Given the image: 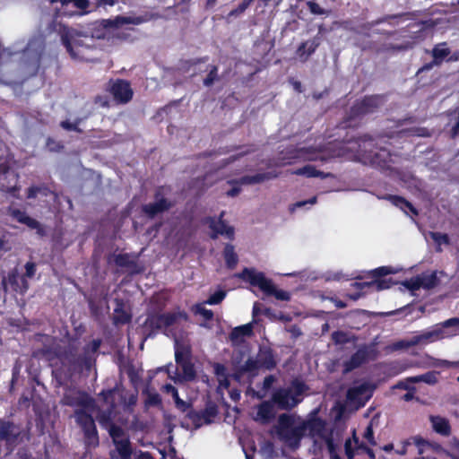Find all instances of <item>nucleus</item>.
I'll return each mask as SVG.
<instances>
[{"instance_id":"nucleus-6","label":"nucleus","mask_w":459,"mask_h":459,"mask_svg":"<svg viewBox=\"0 0 459 459\" xmlns=\"http://www.w3.org/2000/svg\"><path fill=\"white\" fill-rule=\"evenodd\" d=\"M236 277L250 283L252 286L258 287L266 295H273L279 300H289L290 293L277 290L273 281L266 278L264 273L258 272L254 268H246L241 273L235 274Z\"/></svg>"},{"instance_id":"nucleus-27","label":"nucleus","mask_w":459,"mask_h":459,"mask_svg":"<svg viewBox=\"0 0 459 459\" xmlns=\"http://www.w3.org/2000/svg\"><path fill=\"white\" fill-rule=\"evenodd\" d=\"M449 53V48L446 47V43L437 45L432 51L434 64H440Z\"/></svg>"},{"instance_id":"nucleus-59","label":"nucleus","mask_w":459,"mask_h":459,"mask_svg":"<svg viewBox=\"0 0 459 459\" xmlns=\"http://www.w3.org/2000/svg\"><path fill=\"white\" fill-rule=\"evenodd\" d=\"M61 126L66 130H74V131H76L77 130V125L75 123H71L69 121H63L61 123Z\"/></svg>"},{"instance_id":"nucleus-41","label":"nucleus","mask_w":459,"mask_h":459,"mask_svg":"<svg viewBox=\"0 0 459 459\" xmlns=\"http://www.w3.org/2000/svg\"><path fill=\"white\" fill-rule=\"evenodd\" d=\"M450 446V452L447 454L453 458V459H459V439L458 438H452L449 442Z\"/></svg>"},{"instance_id":"nucleus-32","label":"nucleus","mask_w":459,"mask_h":459,"mask_svg":"<svg viewBox=\"0 0 459 459\" xmlns=\"http://www.w3.org/2000/svg\"><path fill=\"white\" fill-rule=\"evenodd\" d=\"M411 441L418 448V454L419 455H423L424 453H426L429 450H430L431 443L429 442L428 440L419 437V436L411 437Z\"/></svg>"},{"instance_id":"nucleus-44","label":"nucleus","mask_w":459,"mask_h":459,"mask_svg":"<svg viewBox=\"0 0 459 459\" xmlns=\"http://www.w3.org/2000/svg\"><path fill=\"white\" fill-rule=\"evenodd\" d=\"M430 237L438 247L448 244V237L446 234L432 232L430 233Z\"/></svg>"},{"instance_id":"nucleus-64","label":"nucleus","mask_w":459,"mask_h":459,"mask_svg":"<svg viewBox=\"0 0 459 459\" xmlns=\"http://www.w3.org/2000/svg\"><path fill=\"white\" fill-rule=\"evenodd\" d=\"M239 192H240V188L238 186H234L227 192V195L229 196L233 197V196H236L237 195H238Z\"/></svg>"},{"instance_id":"nucleus-3","label":"nucleus","mask_w":459,"mask_h":459,"mask_svg":"<svg viewBox=\"0 0 459 459\" xmlns=\"http://www.w3.org/2000/svg\"><path fill=\"white\" fill-rule=\"evenodd\" d=\"M175 359L182 372L174 368L172 365L167 366L169 377L176 384L189 382L195 379V370L194 364L190 361V346L186 341L175 337Z\"/></svg>"},{"instance_id":"nucleus-5","label":"nucleus","mask_w":459,"mask_h":459,"mask_svg":"<svg viewBox=\"0 0 459 459\" xmlns=\"http://www.w3.org/2000/svg\"><path fill=\"white\" fill-rule=\"evenodd\" d=\"M354 144H357L355 143ZM356 158L365 164H370L379 168H389V162H393V157L385 149H376L372 139L361 140L359 143Z\"/></svg>"},{"instance_id":"nucleus-22","label":"nucleus","mask_w":459,"mask_h":459,"mask_svg":"<svg viewBox=\"0 0 459 459\" xmlns=\"http://www.w3.org/2000/svg\"><path fill=\"white\" fill-rule=\"evenodd\" d=\"M319 45L316 39H313L302 43L298 50L297 55L301 61H306L310 55H312Z\"/></svg>"},{"instance_id":"nucleus-52","label":"nucleus","mask_w":459,"mask_h":459,"mask_svg":"<svg viewBox=\"0 0 459 459\" xmlns=\"http://www.w3.org/2000/svg\"><path fill=\"white\" fill-rule=\"evenodd\" d=\"M276 381V377L273 375H270L268 377H266L264 380V383H263V388L264 391H267L268 389L271 388V386L273 385V384Z\"/></svg>"},{"instance_id":"nucleus-17","label":"nucleus","mask_w":459,"mask_h":459,"mask_svg":"<svg viewBox=\"0 0 459 459\" xmlns=\"http://www.w3.org/2000/svg\"><path fill=\"white\" fill-rule=\"evenodd\" d=\"M143 22L141 17L117 16L114 19L105 20L104 26L107 28H120L126 24H140Z\"/></svg>"},{"instance_id":"nucleus-1","label":"nucleus","mask_w":459,"mask_h":459,"mask_svg":"<svg viewBox=\"0 0 459 459\" xmlns=\"http://www.w3.org/2000/svg\"><path fill=\"white\" fill-rule=\"evenodd\" d=\"M278 437L289 446H299L303 437L311 442L314 454L327 450L331 459H340L337 449L341 444L338 432L320 418L312 416L307 420H296L288 414H281L274 427Z\"/></svg>"},{"instance_id":"nucleus-38","label":"nucleus","mask_w":459,"mask_h":459,"mask_svg":"<svg viewBox=\"0 0 459 459\" xmlns=\"http://www.w3.org/2000/svg\"><path fill=\"white\" fill-rule=\"evenodd\" d=\"M362 284L377 290H385L390 287V284L386 280L381 279H376L371 282H365Z\"/></svg>"},{"instance_id":"nucleus-30","label":"nucleus","mask_w":459,"mask_h":459,"mask_svg":"<svg viewBox=\"0 0 459 459\" xmlns=\"http://www.w3.org/2000/svg\"><path fill=\"white\" fill-rule=\"evenodd\" d=\"M12 214L16 221L28 225L30 228L36 229L39 226V223L37 221L30 218L24 212H22L19 210H14Z\"/></svg>"},{"instance_id":"nucleus-35","label":"nucleus","mask_w":459,"mask_h":459,"mask_svg":"<svg viewBox=\"0 0 459 459\" xmlns=\"http://www.w3.org/2000/svg\"><path fill=\"white\" fill-rule=\"evenodd\" d=\"M449 117V125L452 127V134L453 136H455L459 134V108L451 112Z\"/></svg>"},{"instance_id":"nucleus-62","label":"nucleus","mask_w":459,"mask_h":459,"mask_svg":"<svg viewBox=\"0 0 459 459\" xmlns=\"http://www.w3.org/2000/svg\"><path fill=\"white\" fill-rule=\"evenodd\" d=\"M214 369L219 377H223L225 375V368L222 365L216 364Z\"/></svg>"},{"instance_id":"nucleus-21","label":"nucleus","mask_w":459,"mask_h":459,"mask_svg":"<svg viewBox=\"0 0 459 459\" xmlns=\"http://www.w3.org/2000/svg\"><path fill=\"white\" fill-rule=\"evenodd\" d=\"M170 204L163 197L156 196V201L153 204H150L143 206V212L151 217H153L159 212L167 210Z\"/></svg>"},{"instance_id":"nucleus-11","label":"nucleus","mask_w":459,"mask_h":459,"mask_svg":"<svg viewBox=\"0 0 459 459\" xmlns=\"http://www.w3.org/2000/svg\"><path fill=\"white\" fill-rule=\"evenodd\" d=\"M273 403L265 401L254 408L252 412L253 419L262 424H267L273 420L276 415Z\"/></svg>"},{"instance_id":"nucleus-61","label":"nucleus","mask_w":459,"mask_h":459,"mask_svg":"<svg viewBox=\"0 0 459 459\" xmlns=\"http://www.w3.org/2000/svg\"><path fill=\"white\" fill-rule=\"evenodd\" d=\"M99 6H113L116 4L115 0H95Z\"/></svg>"},{"instance_id":"nucleus-9","label":"nucleus","mask_w":459,"mask_h":459,"mask_svg":"<svg viewBox=\"0 0 459 459\" xmlns=\"http://www.w3.org/2000/svg\"><path fill=\"white\" fill-rule=\"evenodd\" d=\"M344 153L342 152H335L333 150L332 143H328L327 146H317V147H307L300 148L296 151L290 159H300L304 160H325L329 158L341 156Z\"/></svg>"},{"instance_id":"nucleus-54","label":"nucleus","mask_w":459,"mask_h":459,"mask_svg":"<svg viewBox=\"0 0 459 459\" xmlns=\"http://www.w3.org/2000/svg\"><path fill=\"white\" fill-rule=\"evenodd\" d=\"M129 260H130V257L128 255H118L116 257V263L121 266L127 265L130 263Z\"/></svg>"},{"instance_id":"nucleus-24","label":"nucleus","mask_w":459,"mask_h":459,"mask_svg":"<svg viewBox=\"0 0 459 459\" xmlns=\"http://www.w3.org/2000/svg\"><path fill=\"white\" fill-rule=\"evenodd\" d=\"M261 368L271 369L275 366V361L271 351L267 349L260 350L256 355Z\"/></svg>"},{"instance_id":"nucleus-31","label":"nucleus","mask_w":459,"mask_h":459,"mask_svg":"<svg viewBox=\"0 0 459 459\" xmlns=\"http://www.w3.org/2000/svg\"><path fill=\"white\" fill-rule=\"evenodd\" d=\"M224 259L228 267L234 268L238 264V255L231 245H227L224 248Z\"/></svg>"},{"instance_id":"nucleus-56","label":"nucleus","mask_w":459,"mask_h":459,"mask_svg":"<svg viewBox=\"0 0 459 459\" xmlns=\"http://www.w3.org/2000/svg\"><path fill=\"white\" fill-rule=\"evenodd\" d=\"M316 203V197L314 196V197L308 199L307 201L297 202L296 204H293V208L292 209L295 210L296 208L303 207L307 204H315Z\"/></svg>"},{"instance_id":"nucleus-47","label":"nucleus","mask_w":459,"mask_h":459,"mask_svg":"<svg viewBox=\"0 0 459 459\" xmlns=\"http://www.w3.org/2000/svg\"><path fill=\"white\" fill-rule=\"evenodd\" d=\"M364 437L368 441V443L372 446H375L376 445V441L374 439V433H373V429H372V424L370 423L365 432H364Z\"/></svg>"},{"instance_id":"nucleus-14","label":"nucleus","mask_w":459,"mask_h":459,"mask_svg":"<svg viewBox=\"0 0 459 459\" xmlns=\"http://www.w3.org/2000/svg\"><path fill=\"white\" fill-rule=\"evenodd\" d=\"M111 93L114 98L119 102H127L132 99L133 91L130 87V84L122 80H118L112 83L111 85Z\"/></svg>"},{"instance_id":"nucleus-46","label":"nucleus","mask_w":459,"mask_h":459,"mask_svg":"<svg viewBox=\"0 0 459 459\" xmlns=\"http://www.w3.org/2000/svg\"><path fill=\"white\" fill-rule=\"evenodd\" d=\"M118 456H113L112 459H131V451L130 447H122V449L117 450Z\"/></svg>"},{"instance_id":"nucleus-36","label":"nucleus","mask_w":459,"mask_h":459,"mask_svg":"<svg viewBox=\"0 0 459 459\" xmlns=\"http://www.w3.org/2000/svg\"><path fill=\"white\" fill-rule=\"evenodd\" d=\"M261 367L259 366L258 360L256 357L255 359H249L246 361L243 366V370L245 372L249 373L251 376H255L256 371L259 370Z\"/></svg>"},{"instance_id":"nucleus-29","label":"nucleus","mask_w":459,"mask_h":459,"mask_svg":"<svg viewBox=\"0 0 459 459\" xmlns=\"http://www.w3.org/2000/svg\"><path fill=\"white\" fill-rule=\"evenodd\" d=\"M365 352L359 351L345 363V371L349 372L359 367L365 359Z\"/></svg>"},{"instance_id":"nucleus-16","label":"nucleus","mask_w":459,"mask_h":459,"mask_svg":"<svg viewBox=\"0 0 459 459\" xmlns=\"http://www.w3.org/2000/svg\"><path fill=\"white\" fill-rule=\"evenodd\" d=\"M207 223L209 224L210 229L213 232V238L216 237V235H225L228 238H231L233 236V229L230 226H228L221 219L215 220V219H208Z\"/></svg>"},{"instance_id":"nucleus-15","label":"nucleus","mask_w":459,"mask_h":459,"mask_svg":"<svg viewBox=\"0 0 459 459\" xmlns=\"http://www.w3.org/2000/svg\"><path fill=\"white\" fill-rule=\"evenodd\" d=\"M253 333V323H248L235 327L230 333V340L233 344H240L247 337Z\"/></svg>"},{"instance_id":"nucleus-8","label":"nucleus","mask_w":459,"mask_h":459,"mask_svg":"<svg viewBox=\"0 0 459 459\" xmlns=\"http://www.w3.org/2000/svg\"><path fill=\"white\" fill-rule=\"evenodd\" d=\"M43 48V39L40 37L35 38L29 42L26 49L22 54H19V60L23 65L29 67L30 73H34L38 69ZM13 55L17 56L18 53Z\"/></svg>"},{"instance_id":"nucleus-45","label":"nucleus","mask_w":459,"mask_h":459,"mask_svg":"<svg viewBox=\"0 0 459 459\" xmlns=\"http://www.w3.org/2000/svg\"><path fill=\"white\" fill-rule=\"evenodd\" d=\"M115 321L117 323H126L130 319V315L120 308L115 309Z\"/></svg>"},{"instance_id":"nucleus-25","label":"nucleus","mask_w":459,"mask_h":459,"mask_svg":"<svg viewBox=\"0 0 459 459\" xmlns=\"http://www.w3.org/2000/svg\"><path fill=\"white\" fill-rule=\"evenodd\" d=\"M384 198L388 200L392 204L399 207L406 214H408L409 212H412L414 215L417 214V212L414 209V207L409 202H407L406 200H404L403 198H402L400 196L386 195Z\"/></svg>"},{"instance_id":"nucleus-23","label":"nucleus","mask_w":459,"mask_h":459,"mask_svg":"<svg viewBox=\"0 0 459 459\" xmlns=\"http://www.w3.org/2000/svg\"><path fill=\"white\" fill-rule=\"evenodd\" d=\"M178 315L176 314H162L151 318V325H155L159 329L167 328L176 323Z\"/></svg>"},{"instance_id":"nucleus-55","label":"nucleus","mask_w":459,"mask_h":459,"mask_svg":"<svg viewBox=\"0 0 459 459\" xmlns=\"http://www.w3.org/2000/svg\"><path fill=\"white\" fill-rule=\"evenodd\" d=\"M175 404L176 407L183 412L186 411L190 406V404L187 402L182 400L181 398L175 402Z\"/></svg>"},{"instance_id":"nucleus-12","label":"nucleus","mask_w":459,"mask_h":459,"mask_svg":"<svg viewBox=\"0 0 459 459\" xmlns=\"http://www.w3.org/2000/svg\"><path fill=\"white\" fill-rule=\"evenodd\" d=\"M442 323L440 325H436L433 329L425 331L420 334L412 336V342L416 343V345L419 344H427L429 342H433L435 341L453 336L455 333L451 334H446L445 331L443 330Z\"/></svg>"},{"instance_id":"nucleus-51","label":"nucleus","mask_w":459,"mask_h":459,"mask_svg":"<svg viewBox=\"0 0 459 459\" xmlns=\"http://www.w3.org/2000/svg\"><path fill=\"white\" fill-rule=\"evenodd\" d=\"M307 5L309 7L310 12L312 13H314V14H324V13H325V10L323 8H321L320 5L316 4V3L308 2Z\"/></svg>"},{"instance_id":"nucleus-13","label":"nucleus","mask_w":459,"mask_h":459,"mask_svg":"<svg viewBox=\"0 0 459 459\" xmlns=\"http://www.w3.org/2000/svg\"><path fill=\"white\" fill-rule=\"evenodd\" d=\"M436 275L434 273H423L404 282V286L411 290H417L420 288L430 289L435 286Z\"/></svg>"},{"instance_id":"nucleus-43","label":"nucleus","mask_w":459,"mask_h":459,"mask_svg":"<svg viewBox=\"0 0 459 459\" xmlns=\"http://www.w3.org/2000/svg\"><path fill=\"white\" fill-rule=\"evenodd\" d=\"M195 312L202 316L204 319L210 320L213 316L212 310L206 309L204 304H198L195 307Z\"/></svg>"},{"instance_id":"nucleus-50","label":"nucleus","mask_w":459,"mask_h":459,"mask_svg":"<svg viewBox=\"0 0 459 459\" xmlns=\"http://www.w3.org/2000/svg\"><path fill=\"white\" fill-rule=\"evenodd\" d=\"M216 77H217V68L212 67V69L210 71L207 77L204 79V84L206 86L211 85L215 81Z\"/></svg>"},{"instance_id":"nucleus-63","label":"nucleus","mask_w":459,"mask_h":459,"mask_svg":"<svg viewBox=\"0 0 459 459\" xmlns=\"http://www.w3.org/2000/svg\"><path fill=\"white\" fill-rule=\"evenodd\" d=\"M114 394L113 390L103 391L100 393V395L103 396V399L108 402V400Z\"/></svg>"},{"instance_id":"nucleus-2","label":"nucleus","mask_w":459,"mask_h":459,"mask_svg":"<svg viewBox=\"0 0 459 459\" xmlns=\"http://www.w3.org/2000/svg\"><path fill=\"white\" fill-rule=\"evenodd\" d=\"M64 404L69 406H80L82 409L75 411L76 422L83 429L86 443L89 446H96L99 443L96 427L91 415L94 403L86 394L79 391H71L63 398Z\"/></svg>"},{"instance_id":"nucleus-58","label":"nucleus","mask_w":459,"mask_h":459,"mask_svg":"<svg viewBox=\"0 0 459 459\" xmlns=\"http://www.w3.org/2000/svg\"><path fill=\"white\" fill-rule=\"evenodd\" d=\"M100 342L99 340L92 341L87 347V352H96L100 348Z\"/></svg>"},{"instance_id":"nucleus-40","label":"nucleus","mask_w":459,"mask_h":459,"mask_svg":"<svg viewBox=\"0 0 459 459\" xmlns=\"http://www.w3.org/2000/svg\"><path fill=\"white\" fill-rule=\"evenodd\" d=\"M459 366V362H453V361H449V360H446V359H434V358H431L430 359V362L429 364V367H446V368H450V367H457Z\"/></svg>"},{"instance_id":"nucleus-26","label":"nucleus","mask_w":459,"mask_h":459,"mask_svg":"<svg viewBox=\"0 0 459 459\" xmlns=\"http://www.w3.org/2000/svg\"><path fill=\"white\" fill-rule=\"evenodd\" d=\"M438 374L439 373L437 371H429L423 375L410 377L407 379V382H411V383L424 382L428 385H435L438 381V378H437Z\"/></svg>"},{"instance_id":"nucleus-39","label":"nucleus","mask_w":459,"mask_h":459,"mask_svg":"<svg viewBox=\"0 0 459 459\" xmlns=\"http://www.w3.org/2000/svg\"><path fill=\"white\" fill-rule=\"evenodd\" d=\"M380 102V98L377 96H371L368 98H366L363 100V111L368 112L371 111L373 108L377 107Z\"/></svg>"},{"instance_id":"nucleus-49","label":"nucleus","mask_w":459,"mask_h":459,"mask_svg":"<svg viewBox=\"0 0 459 459\" xmlns=\"http://www.w3.org/2000/svg\"><path fill=\"white\" fill-rule=\"evenodd\" d=\"M333 340L335 343H343L346 342L348 340V336L346 333L342 332H334L332 334Z\"/></svg>"},{"instance_id":"nucleus-53","label":"nucleus","mask_w":459,"mask_h":459,"mask_svg":"<svg viewBox=\"0 0 459 459\" xmlns=\"http://www.w3.org/2000/svg\"><path fill=\"white\" fill-rule=\"evenodd\" d=\"M25 269H26L25 276L28 278H31L36 273V265L33 263H30V262L27 263L25 264Z\"/></svg>"},{"instance_id":"nucleus-20","label":"nucleus","mask_w":459,"mask_h":459,"mask_svg":"<svg viewBox=\"0 0 459 459\" xmlns=\"http://www.w3.org/2000/svg\"><path fill=\"white\" fill-rule=\"evenodd\" d=\"M108 432L117 446V450L122 449L123 446H129L128 439L121 428L114 425H109Z\"/></svg>"},{"instance_id":"nucleus-60","label":"nucleus","mask_w":459,"mask_h":459,"mask_svg":"<svg viewBox=\"0 0 459 459\" xmlns=\"http://www.w3.org/2000/svg\"><path fill=\"white\" fill-rule=\"evenodd\" d=\"M411 444V439H407V440H404L403 442V446L401 449L397 450V454L401 455H403L406 454L407 452V446H410Z\"/></svg>"},{"instance_id":"nucleus-42","label":"nucleus","mask_w":459,"mask_h":459,"mask_svg":"<svg viewBox=\"0 0 459 459\" xmlns=\"http://www.w3.org/2000/svg\"><path fill=\"white\" fill-rule=\"evenodd\" d=\"M226 297V292L224 290H218L213 293L207 300L206 304L209 305H216L219 304L223 299Z\"/></svg>"},{"instance_id":"nucleus-10","label":"nucleus","mask_w":459,"mask_h":459,"mask_svg":"<svg viewBox=\"0 0 459 459\" xmlns=\"http://www.w3.org/2000/svg\"><path fill=\"white\" fill-rule=\"evenodd\" d=\"M372 386L366 382L355 383L347 392V402L351 406H363L372 396Z\"/></svg>"},{"instance_id":"nucleus-33","label":"nucleus","mask_w":459,"mask_h":459,"mask_svg":"<svg viewBox=\"0 0 459 459\" xmlns=\"http://www.w3.org/2000/svg\"><path fill=\"white\" fill-rule=\"evenodd\" d=\"M291 173L295 175L305 176L307 178L319 177L322 175L320 171L316 170L311 165H306L301 169L293 170Z\"/></svg>"},{"instance_id":"nucleus-4","label":"nucleus","mask_w":459,"mask_h":459,"mask_svg":"<svg viewBox=\"0 0 459 459\" xmlns=\"http://www.w3.org/2000/svg\"><path fill=\"white\" fill-rule=\"evenodd\" d=\"M307 386L299 380L290 385L277 388L272 394V402L281 410H290L303 400Z\"/></svg>"},{"instance_id":"nucleus-28","label":"nucleus","mask_w":459,"mask_h":459,"mask_svg":"<svg viewBox=\"0 0 459 459\" xmlns=\"http://www.w3.org/2000/svg\"><path fill=\"white\" fill-rule=\"evenodd\" d=\"M275 174L272 173H262V174H256L253 177H244L240 179V183L242 185H248V184H256L263 182L264 180L271 179L273 178H275Z\"/></svg>"},{"instance_id":"nucleus-34","label":"nucleus","mask_w":459,"mask_h":459,"mask_svg":"<svg viewBox=\"0 0 459 459\" xmlns=\"http://www.w3.org/2000/svg\"><path fill=\"white\" fill-rule=\"evenodd\" d=\"M259 453L261 454V455L263 457H264L266 459L273 458V456L274 455V448H273V443L270 441L263 440L260 443Z\"/></svg>"},{"instance_id":"nucleus-19","label":"nucleus","mask_w":459,"mask_h":459,"mask_svg":"<svg viewBox=\"0 0 459 459\" xmlns=\"http://www.w3.org/2000/svg\"><path fill=\"white\" fill-rule=\"evenodd\" d=\"M432 429L437 433L442 436H449L451 433V427L447 419L441 416H430Z\"/></svg>"},{"instance_id":"nucleus-37","label":"nucleus","mask_w":459,"mask_h":459,"mask_svg":"<svg viewBox=\"0 0 459 459\" xmlns=\"http://www.w3.org/2000/svg\"><path fill=\"white\" fill-rule=\"evenodd\" d=\"M401 269L394 268L390 266H382L378 267L371 272L374 277H381L387 274H394L397 273Z\"/></svg>"},{"instance_id":"nucleus-18","label":"nucleus","mask_w":459,"mask_h":459,"mask_svg":"<svg viewBox=\"0 0 459 459\" xmlns=\"http://www.w3.org/2000/svg\"><path fill=\"white\" fill-rule=\"evenodd\" d=\"M353 444L355 445L357 451L363 450L367 453V455L369 456L370 459H375V454L370 448H368V447L364 446L363 445H359V439L357 438V437L355 435V431H353L352 439L346 440L345 445H344L345 453L349 459H352L354 456V452H353V448H352Z\"/></svg>"},{"instance_id":"nucleus-7","label":"nucleus","mask_w":459,"mask_h":459,"mask_svg":"<svg viewBox=\"0 0 459 459\" xmlns=\"http://www.w3.org/2000/svg\"><path fill=\"white\" fill-rule=\"evenodd\" d=\"M61 39L71 57L77 60L86 59L88 49L87 37H82L75 30L64 27L61 30Z\"/></svg>"},{"instance_id":"nucleus-48","label":"nucleus","mask_w":459,"mask_h":459,"mask_svg":"<svg viewBox=\"0 0 459 459\" xmlns=\"http://www.w3.org/2000/svg\"><path fill=\"white\" fill-rule=\"evenodd\" d=\"M412 342V337L408 339V340H403V341H400L398 342H396L394 345V348L395 350H399V349H407L409 347H411V346H415L416 343H411Z\"/></svg>"},{"instance_id":"nucleus-57","label":"nucleus","mask_w":459,"mask_h":459,"mask_svg":"<svg viewBox=\"0 0 459 459\" xmlns=\"http://www.w3.org/2000/svg\"><path fill=\"white\" fill-rule=\"evenodd\" d=\"M443 327L459 326V317H453L442 323Z\"/></svg>"}]
</instances>
